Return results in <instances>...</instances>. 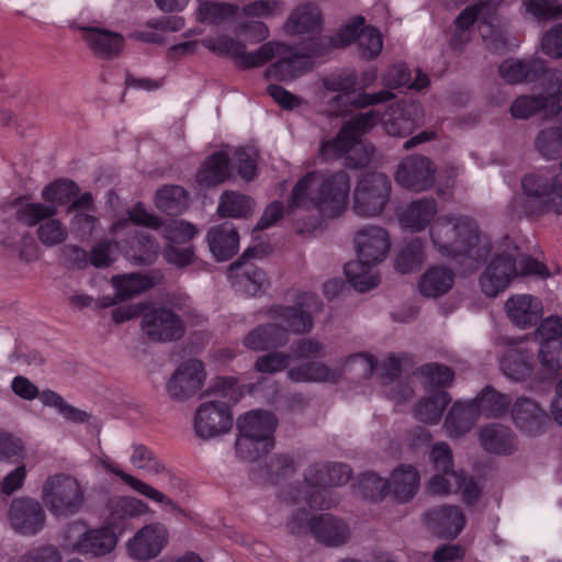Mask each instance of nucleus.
<instances>
[{"mask_svg":"<svg viewBox=\"0 0 562 562\" xmlns=\"http://www.w3.org/2000/svg\"><path fill=\"white\" fill-rule=\"evenodd\" d=\"M322 302L319 297L312 293H305L301 300L293 306L273 305L269 308L268 315L278 321L289 336L307 334L314 326V314L321 312Z\"/></svg>","mask_w":562,"mask_h":562,"instance_id":"obj_8","label":"nucleus"},{"mask_svg":"<svg viewBox=\"0 0 562 562\" xmlns=\"http://www.w3.org/2000/svg\"><path fill=\"white\" fill-rule=\"evenodd\" d=\"M358 493L362 498L379 501L389 494V481L375 473H363L357 484Z\"/></svg>","mask_w":562,"mask_h":562,"instance_id":"obj_57","label":"nucleus"},{"mask_svg":"<svg viewBox=\"0 0 562 562\" xmlns=\"http://www.w3.org/2000/svg\"><path fill=\"white\" fill-rule=\"evenodd\" d=\"M480 415L474 402H456L445 419L446 430L451 437H460L473 428Z\"/></svg>","mask_w":562,"mask_h":562,"instance_id":"obj_35","label":"nucleus"},{"mask_svg":"<svg viewBox=\"0 0 562 562\" xmlns=\"http://www.w3.org/2000/svg\"><path fill=\"white\" fill-rule=\"evenodd\" d=\"M351 140L350 136H347V128H340L334 138L321 143L318 157L326 162L340 159L346 156L348 144Z\"/></svg>","mask_w":562,"mask_h":562,"instance_id":"obj_59","label":"nucleus"},{"mask_svg":"<svg viewBox=\"0 0 562 562\" xmlns=\"http://www.w3.org/2000/svg\"><path fill=\"white\" fill-rule=\"evenodd\" d=\"M278 60L266 69V76L280 81L293 80L313 68L311 60L294 47L279 43Z\"/></svg>","mask_w":562,"mask_h":562,"instance_id":"obj_19","label":"nucleus"},{"mask_svg":"<svg viewBox=\"0 0 562 562\" xmlns=\"http://www.w3.org/2000/svg\"><path fill=\"white\" fill-rule=\"evenodd\" d=\"M517 276L516 255L513 252L498 254L480 278L481 290L486 296L495 297L506 290Z\"/></svg>","mask_w":562,"mask_h":562,"instance_id":"obj_13","label":"nucleus"},{"mask_svg":"<svg viewBox=\"0 0 562 562\" xmlns=\"http://www.w3.org/2000/svg\"><path fill=\"white\" fill-rule=\"evenodd\" d=\"M206 241L217 261H227L238 251L239 235L233 223L224 222L209 229Z\"/></svg>","mask_w":562,"mask_h":562,"instance_id":"obj_24","label":"nucleus"},{"mask_svg":"<svg viewBox=\"0 0 562 562\" xmlns=\"http://www.w3.org/2000/svg\"><path fill=\"white\" fill-rule=\"evenodd\" d=\"M9 519L14 530L23 536H34L45 525V512L36 499L19 497L11 502Z\"/></svg>","mask_w":562,"mask_h":562,"instance_id":"obj_15","label":"nucleus"},{"mask_svg":"<svg viewBox=\"0 0 562 562\" xmlns=\"http://www.w3.org/2000/svg\"><path fill=\"white\" fill-rule=\"evenodd\" d=\"M276 427V416L268 411H251L237 419L238 432L263 441L274 442L273 432Z\"/></svg>","mask_w":562,"mask_h":562,"instance_id":"obj_32","label":"nucleus"},{"mask_svg":"<svg viewBox=\"0 0 562 562\" xmlns=\"http://www.w3.org/2000/svg\"><path fill=\"white\" fill-rule=\"evenodd\" d=\"M229 176V156L217 151L209 156L196 173V182L204 188L215 187Z\"/></svg>","mask_w":562,"mask_h":562,"instance_id":"obj_36","label":"nucleus"},{"mask_svg":"<svg viewBox=\"0 0 562 562\" xmlns=\"http://www.w3.org/2000/svg\"><path fill=\"white\" fill-rule=\"evenodd\" d=\"M547 94L520 95L510 105L515 119L527 120L540 111L555 116L562 113V70L549 72L546 86Z\"/></svg>","mask_w":562,"mask_h":562,"instance_id":"obj_7","label":"nucleus"},{"mask_svg":"<svg viewBox=\"0 0 562 562\" xmlns=\"http://www.w3.org/2000/svg\"><path fill=\"white\" fill-rule=\"evenodd\" d=\"M233 426V415L227 403H202L194 415V430L199 438L211 439L227 432Z\"/></svg>","mask_w":562,"mask_h":562,"instance_id":"obj_10","label":"nucleus"},{"mask_svg":"<svg viewBox=\"0 0 562 562\" xmlns=\"http://www.w3.org/2000/svg\"><path fill=\"white\" fill-rule=\"evenodd\" d=\"M308 530L318 542L327 547H339L350 536L348 525L330 514L314 515L308 520Z\"/></svg>","mask_w":562,"mask_h":562,"instance_id":"obj_22","label":"nucleus"},{"mask_svg":"<svg viewBox=\"0 0 562 562\" xmlns=\"http://www.w3.org/2000/svg\"><path fill=\"white\" fill-rule=\"evenodd\" d=\"M480 441L484 450L496 454H510L516 450V437L506 426L491 424L480 430Z\"/></svg>","mask_w":562,"mask_h":562,"instance_id":"obj_34","label":"nucleus"},{"mask_svg":"<svg viewBox=\"0 0 562 562\" xmlns=\"http://www.w3.org/2000/svg\"><path fill=\"white\" fill-rule=\"evenodd\" d=\"M435 169L425 156H409L400 164L395 179L402 187L413 191L429 189L435 182Z\"/></svg>","mask_w":562,"mask_h":562,"instance_id":"obj_16","label":"nucleus"},{"mask_svg":"<svg viewBox=\"0 0 562 562\" xmlns=\"http://www.w3.org/2000/svg\"><path fill=\"white\" fill-rule=\"evenodd\" d=\"M357 256L371 265H378L386 258L390 250L387 232L380 226L366 225L355 235Z\"/></svg>","mask_w":562,"mask_h":562,"instance_id":"obj_17","label":"nucleus"},{"mask_svg":"<svg viewBox=\"0 0 562 562\" xmlns=\"http://www.w3.org/2000/svg\"><path fill=\"white\" fill-rule=\"evenodd\" d=\"M536 335L540 337L541 341L540 362L553 374L562 368V342L559 340L562 336V318L559 316L547 317L537 328Z\"/></svg>","mask_w":562,"mask_h":562,"instance_id":"obj_14","label":"nucleus"},{"mask_svg":"<svg viewBox=\"0 0 562 562\" xmlns=\"http://www.w3.org/2000/svg\"><path fill=\"white\" fill-rule=\"evenodd\" d=\"M515 425L528 435L538 434L548 420L547 413L529 398H519L512 408Z\"/></svg>","mask_w":562,"mask_h":562,"instance_id":"obj_31","label":"nucleus"},{"mask_svg":"<svg viewBox=\"0 0 562 562\" xmlns=\"http://www.w3.org/2000/svg\"><path fill=\"white\" fill-rule=\"evenodd\" d=\"M419 487V473L413 465L401 464L393 470L389 493L400 503L411 501Z\"/></svg>","mask_w":562,"mask_h":562,"instance_id":"obj_33","label":"nucleus"},{"mask_svg":"<svg viewBox=\"0 0 562 562\" xmlns=\"http://www.w3.org/2000/svg\"><path fill=\"white\" fill-rule=\"evenodd\" d=\"M437 214V202L435 199L423 198L413 201L405 212L401 221L403 225L413 232L424 231Z\"/></svg>","mask_w":562,"mask_h":562,"instance_id":"obj_38","label":"nucleus"},{"mask_svg":"<svg viewBox=\"0 0 562 562\" xmlns=\"http://www.w3.org/2000/svg\"><path fill=\"white\" fill-rule=\"evenodd\" d=\"M507 316L519 328L531 327L542 317L541 301L529 294L515 295L505 303Z\"/></svg>","mask_w":562,"mask_h":562,"instance_id":"obj_25","label":"nucleus"},{"mask_svg":"<svg viewBox=\"0 0 562 562\" xmlns=\"http://www.w3.org/2000/svg\"><path fill=\"white\" fill-rule=\"evenodd\" d=\"M252 211V200L241 193L225 191L220 198L217 213L221 217H247Z\"/></svg>","mask_w":562,"mask_h":562,"instance_id":"obj_48","label":"nucleus"},{"mask_svg":"<svg viewBox=\"0 0 562 562\" xmlns=\"http://www.w3.org/2000/svg\"><path fill=\"white\" fill-rule=\"evenodd\" d=\"M205 371L202 361L189 359L182 362L167 382L169 397L182 402L192 397L203 385Z\"/></svg>","mask_w":562,"mask_h":562,"instance_id":"obj_12","label":"nucleus"},{"mask_svg":"<svg viewBox=\"0 0 562 562\" xmlns=\"http://www.w3.org/2000/svg\"><path fill=\"white\" fill-rule=\"evenodd\" d=\"M341 376L339 370H333L325 363L308 362L288 370V378L295 383L331 382L337 383Z\"/></svg>","mask_w":562,"mask_h":562,"instance_id":"obj_40","label":"nucleus"},{"mask_svg":"<svg viewBox=\"0 0 562 562\" xmlns=\"http://www.w3.org/2000/svg\"><path fill=\"white\" fill-rule=\"evenodd\" d=\"M81 30L85 42L95 56L113 59L122 52L124 37L120 33L100 27H82Z\"/></svg>","mask_w":562,"mask_h":562,"instance_id":"obj_26","label":"nucleus"},{"mask_svg":"<svg viewBox=\"0 0 562 562\" xmlns=\"http://www.w3.org/2000/svg\"><path fill=\"white\" fill-rule=\"evenodd\" d=\"M296 470L297 462L288 453L272 456L265 465L266 476L273 484L291 477Z\"/></svg>","mask_w":562,"mask_h":562,"instance_id":"obj_55","label":"nucleus"},{"mask_svg":"<svg viewBox=\"0 0 562 562\" xmlns=\"http://www.w3.org/2000/svg\"><path fill=\"white\" fill-rule=\"evenodd\" d=\"M278 42H267L257 50L247 53L246 46L243 44V52L238 55V63L243 68H255L263 66L271 60L278 52Z\"/></svg>","mask_w":562,"mask_h":562,"instance_id":"obj_60","label":"nucleus"},{"mask_svg":"<svg viewBox=\"0 0 562 562\" xmlns=\"http://www.w3.org/2000/svg\"><path fill=\"white\" fill-rule=\"evenodd\" d=\"M37 397H40L43 405L55 407L59 414L70 422L87 423L90 418V415L87 412L71 406L53 390H44L40 392Z\"/></svg>","mask_w":562,"mask_h":562,"instance_id":"obj_54","label":"nucleus"},{"mask_svg":"<svg viewBox=\"0 0 562 562\" xmlns=\"http://www.w3.org/2000/svg\"><path fill=\"white\" fill-rule=\"evenodd\" d=\"M374 266L359 258L345 265V274L358 292L370 291L379 284V276L372 272Z\"/></svg>","mask_w":562,"mask_h":562,"instance_id":"obj_44","label":"nucleus"},{"mask_svg":"<svg viewBox=\"0 0 562 562\" xmlns=\"http://www.w3.org/2000/svg\"><path fill=\"white\" fill-rule=\"evenodd\" d=\"M78 532V540L72 544V550L81 554L102 557L111 553L117 543L114 530L110 526L85 530V526L75 522L68 527L66 538Z\"/></svg>","mask_w":562,"mask_h":562,"instance_id":"obj_11","label":"nucleus"},{"mask_svg":"<svg viewBox=\"0 0 562 562\" xmlns=\"http://www.w3.org/2000/svg\"><path fill=\"white\" fill-rule=\"evenodd\" d=\"M321 10L313 3H304L295 8L284 23V32L289 35L314 34L322 30Z\"/></svg>","mask_w":562,"mask_h":562,"instance_id":"obj_27","label":"nucleus"},{"mask_svg":"<svg viewBox=\"0 0 562 562\" xmlns=\"http://www.w3.org/2000/svg\"><path fill=\"white\" fill-rule=\"evenodd\" d=\"M430 240L440 256L451 259L468 257L479 262L485 260L492 250L491 243L481 236L475 221L468 216L437 217L430 226Z\"/></svg>","mask_w":562,"mask_h":562,"instance_id":"obj_2","label":"nucleus"},{"mask_svg":"<svg viewBox=\"0 0 562 562\" xmlns=\"http://www.w3.org/2000/svg\"><path fill=\"white\" fill-rule=\"evenodd\" d=\"M450 402L451 396L447 391L431 393L417 403L415 417L425 424H437Z\"/></svg>","mask_w":562,"mask_h":562,"instance_id":"obj_41","label":"nucleus"},{"mask_svg":"<svg viewBox=\"0 0 562 562\" xmlns=\"http://www.w3.org/2000/svg\"><path fill=\"white\" fill-rule=\"evenodd\" d=\"M417 374L423 379V385L431 393L445 391L454 379V371L445 364L430 362L420 366Z\"/></svg>","mask_w":562,"mask_h":562,"instance_id":"obj_42","label":"nucleus"},{"mask_svg":"<svg viewBox=\"0 0 562 562\" xmlns=\"http://www.w3.org/2000/svg\"><path fill=\"white\" fill-rule=\"evenodd\" d=\"M265 249L260 245L248 247L243 255L229 266L232 272L241 270L235 278L237 283L249 295H257L262 292L268 284L266 273L263 270L257 268L255 265L248 263L247 260L251 258H262Z\"/></svg>","mask_w":562,"mask_h":562,"instance_id":"obj_18","label":"nucleus"},{"mask_svg":"<svg viewBox=\"0 0 562 562\" xmlns=\"http://www.w3.org/2000/svg\"><path fill=\"white\" fill-rule=\"evenodd\" d=\"M140 327L153 342H173L180 340L187 330L179 314L167 306L153 307L142 316Z\"/></svg>","mask_w":562,"mask_h":562,"instance_id":"obj_9","label":"nucleus"},{"mask_svg":"<svg viewBox=\"0 0 562 562\" xmlns=\"http://www.w3.org/2000/svg\"><path fill=\"white\" fill-rule=\"evenodd\" d=\"M498 72L507 83L517 85L525 81L533 82L550 71L547 70V64L541 58H508L499 65Z\"/></svg>","mask_w":562,"mask_h":562,"instance_id":"obj_23","label":"nucleus"},{"mask_svg":"<svg viewBox=\"0 0 562 562\" xmlns=\"http://www.w3.org/2000/svg\"><path fill=\"white\" fill-rule=\"evenodd\" d=\"M422 123V106L412 103L397 117L385 122V131L390 135L405 136Z\"/></svg>","mask_w":562,"mask_h":562,"instance_id":"obj_51","label":"nucleus"},{"mask_svg":"<svg viewBox=\"0 0 562 562\" xmlns=\"http://www.w3.org/2000/svg\"><path fill=\"white\" fill-rule=\"evenodd\" d=\"M391 180L382 172L361 175L353 190V212L362 217L380 215L390 201Z\"/></svg>","mask_w":562,"mask_h":562,"instance_id":"obj_6","label":"nucleus"},{"mask_svg":"<svg viewBox=\"0 0 562 562\" xmlns=\"http://www.w3.org/2000/svg\"><path fill=\"white\" fill-rule=\"evenodd\" d=\"M359 55L364 60L375 58L382 50L381 33L374 27H362L358 35Z\"/></svg>","mask_w":562,"mask_h":562,"instance_id":"obj_61","label":"nucleus"},{"mask_svg":"<svg viewBox=\"0 0 562 562\" xmlns=\"http://www.w3.org/2000/svg\"><path fill=\"white\" fill-rule=\"evenodd\" d=\"M160 228H162L165 238L172 244H186L198 233L193 224L179 220L162 222Z\"/></svg>","mask_w":562,"mask_h":562,"instance_id":"obj_62","label":"nucleus"},{"mask_svg":"<svg viewBox=\"0 0 562 562\" xmlns=\"http://www.w3.org/2000/svg\"><path fill=\"white\" fill-rule=\"evenodd\" d=\"M373 153L374 149L361 140H351L346 150L345 166L350 169L364 168L370 164Z\"/></svg>","mask_w":562,"mask_h":562,"instance_id":"obj_63","label":"nucleus"},{"mask_svg":"<svg viewBox=\"0 0 562 562\" xmlns=\"http://www.w3.org/2000/svg\"><path fill=\"white\" fill-rule=\"evenodd\" d=\"M273 441H263L252 436L238 432L235 442L236 454L239 459L254 462L273 448Z\"/></svg>","mask_w":562,"mask_h":562,"instance_id":"obj_53","label":"nucleus"},{"mask_svg":"<svg viewBox=\"0 0 562 562\" xmlns=\"http://www.w3.org/2000/svg\"><path fill=\"white\" fill-rule=\"evenodd\" d=\"M80 192L77 183L69 179L56 180L45 186L42 190V199L45 204L65 205L72 201Z\"/></svg>","mask_w":562,"mask_h":562,"instance_id":"obj_50","label":"nucleus"},{"mask_svg":"<svg viewBox=\"0 0 562 562\" xmlns=\"http://www.w3.org/2000/svg\"><path fill=\"white\" fill-rule=\"evenodd\" d=\"M101 467L106 471L119 476L125 484L131 486L134 491L138 492L143 496L151 499L153 502L164 504L170 507L171 512L181 513L182 509L176 504L170 497L162 492L156 490L151 485L136 479L135 476L127 474L120 468H117L109 458L100 459Z\"/></svg>","mask_w":562,"mask_h":562,"instance_id":"obj_28","label":"nucleus"},{"mask_svg":"<svg viewBox=\"0 0 562 562\" xmlns=\"http://www.w3.org/2000/svg\"><path fill=\"white\" fill-rule=\"evenodd\" d=\"M561 127H548L539 132L535 145L548 160L558 159L562 151Z\"/></svg>","mask_w":562,"mask_h":562,"instance_id":"obj_56","label":"nucleus"},{"mask_svg":"<svg viewBox=\"0 0 562 562\" xmlns=\"http://www.w3.org/2000/svg\"><path fill=\"white\" fill-rule=\"evenodd\" d=\"M350 193V178L346 171L325 177L316 171L307 172L292 190L289 212L317 210L328 217L338 216L346 210Z\"/></svg>","mask_w":562,"mask_h":562,"instance_id":"obj_1","label":"nucleus"},{"mask_svg":"<svg viewBox=\"0 0 562 562\" xmlns=\"http://www.w3.org/2000/svg\"><path fill=\"white\" fill-rule=\"evenodd\" d=\"M42 499L52 515L68 517L77 514L85 503V492L79 482L65 474L49 476L43 485Z\"/></svg>","mask_w":562,"mask_h":562,"instance_id":"obj_5","label":"nucleus"},{"mask_svg":"<svg viewBox=\"0 0 562 562\" xmlns=\"http://www.w3.org/2000/svg\"><path fill=\"white\" fill-rule=\"evenodd\" d=\"M159 245L149 234H139L131 241V247L126 251L128 260L139 266H149L158 257Z\"/></svg>","mask_w":562,"mask_h":562,"instance_id":"obj_45","label":"nucleus"},{"mask_svg":"<svg viewBox=\"0 0 562 562\" xmlns=\"http://www.w3.org/2000/svg\"><path fill=\"white\" fill-rule=\"evenodd\" d=\"M288 341L286 331L274 323L259 325L244 338V345L254 351L277 349L285 346Z\"/></svg>","mask_w":562,"mask_h":562,"instance_id":"obj_30","label":"nucleus"},{"mask_svg":"<svg viewBox=\"0 0 562 562\" xmlns=\"http://www.w3.org/2000/svg\"><path fill=\"white\" fill-rule=\"evenodd\" d=\"M157 209L170 216L181 214L189 204V194L180 186H165L156 193Z\"/></svg>","mask_w":562,"mask_h":562,"instance_id":"obj_43","label":"nucleus"},{"mask_svg":"<svg viewBox=\"0 0 562 562\" xmlns=\"http://www.w3.org/2000/svg\"><path fill=\"white\" fill-rule=\"evenodd\" d=\"M15 218L26 226H37V237L46 247L63 244L68 237V231L61 221L54 218L58 207L44 203H23V198L14 200Z\"/></svg>","mask_w":562,"mask_h":562,"instance_id":"obj_4","label":"nucleus"},{"mask_svg":"<svg viewBox=\"0 0 562 562\" xmlns=\"http://www.w3.org/2000/svg\"><path fill=\"white\" fill-rule=\"evenodd\" d=\"M425 243L416 237L412 239L397 255L395 269L403 273H411L425 261Z\"/></svg>","mask_w":562,"mask_h":562,"instance_id":"obj_52","label":"nucleus"},{"mask_svg":"<svg viewBox=\"0 0 562 562\" xmlns=\"http://www.w3.org/2000/svg\"><path fill=\"white\" fill-rule=\"evenodd\" d=\"M481 415L486 417H501L509 408L510 397L486 386L473 401Z\"/></svg>","mask_w":562,"mask_h":562,"instance_id":"obj_47","label":"nucleus"},{"mask_svg":"<svg viewBox=\"0 0 562 562\" xmlns=\"http://www.w3.org/2000/svg\"><path fill=\"white\" fill-rule=\"evenodd\" d=\"M426 525L440 538L454 539L465 525V517L458 506L445 505L425 514Z\"/></svg>","mask_w":562,"mask_h":562,"instance_id":"obj_21","label":"nucleus"},{"mask_svg":"<svg viewBox=\"0 0 562 562\" xmlns=\"http://www.w3.org/2000/svg\"><path fill=\"white\" fill-rule=\"evenodd\" d=\"M499 367L510 380H525L532 373V355L524 348L508 349L502 357Z\"/></svg>","mask_w":562,"mask_h":562,"instance_id":"obj_39","label":"nucleus"},{"mask_svg":"<svg viewBox=\"0 0 562 562\" xmlns=\"http://www.w3.org/2000/svg\"><path fill=\"white\" fill-rule=\"evenodd\" d=\"M105 507L109 512V522L115 526L125 519L138 517L149 510L143 501L120 495L109 497Z\"/></svg>","mask_w":562,"mask_h":562,"instance_id":"obj_37","label":"nucleus"},{"mask_svg":"<svg viewBox=\"0 0 562 562\" xmlns=\"http://www.w3.org/2000/svg\"><path fill=\"white\" fill-rule=\"evenodd\" d=\"M168 532L161 524L144 526L127 542L130 555L138 561H148L157 557L167 543Z\"/></svg>","mask_w":562,"mask_h":562,"instance_id":"obj_20","label":"nucleus"},{"mask_svg":"<svg viewBox=\"0 0 562 562\" xmlns=\"http://www.w3.org/2000/svg\"><path fill=\"white\" fill-rule=\"evenodd\" d=\"M501 0H479L476 4L467 7L456 19V27L465 32L480 19L487 22L494 15Z\"/></svg>","mask_w":562,"mask_h":562,"instance_id":"obj_49","label":"nucleus"},{"mask_svg":"<svg viewBox=\"0 0 562 562\" xmlns=\"http://www.w3.org/2000/svg\"><path fill=\"white\" fill-rule=\"evenodd\" d=\"M456 274L445 266L428 268L418 280V289L425 297L437 299L446 295L454 284Z\"/></svg>","mask_w":562,"mask_h":562,"instance_id":"obj_29","label":"nucleus"},{"mask_svg":"<svg viewBox=\"0 0 562 562\" xmlns=\"http://www.w3.org/2000/svg\"><path fill=\"white\" fill-rule=\"evenodd\" d=\"M237 11V5L215 1L202 2L198 9L199 20L212 24L221 23L227 18L234 16Z\"/></svg>","mask_w":562,"mask_h":562,"instance_id":"obj_58","label":"nucleus"},{"mask_svg":"<svg viewBox=\"0 0 562 562\" xmlns=\"http://www.w3.org/2000/svg\"><path fill=\"white\" fill-rule=\"evenodd\" d=\"M112 281L119 301L130 300L135 295L151 289L157 283L154 277L142 276L138 273L114 277Z\"/></svg>","mask_w":562,"mask_h":562,"instance_id":"obj_46","label":"nucleus"},{"mask_svg":"<svg viewBox=\"0 0 562 562\" xmlns=\"http://www.w3.org/2000/svg\"><path fill=\"white\" fill-rule=\"evenodd\" d=\"M131 462L138 469H143L151 474L165 472V464L155 456L154 451L144 445L134 447L131 456Z\"/></svg>","mask_w":562,"mask_h":562,"instance_id":"obj_64","label":"nucleus"},{"mask_svg":"<svg viewBox=\"0 0 562 562\" xmlns=\"http://www.w3.org/2000/svg\"><path fill=\"white\" fill-rule=\"evenodd\" d=\"M560 169L551 178L538 172L524 176L522 193L512 198L509 212L518 217H539L551 212L562 214V160Z\"/></svg>","mask_w":562,"mask_h":562,"instance_id":"obj_3","label":"nucleus"}]
</instances>
